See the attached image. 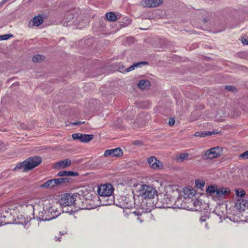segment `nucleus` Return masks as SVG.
Segmentation results:
<instances>
[{"label": "nucleus", "mask_w": 248, "mask_h": 248, "mask_svg": "<svg viewBox=\"0 0 248 248\" xmlns=\"http://www.w3.org/2000/svg\"><path fill=\"white\" fill-rule=\"evenodd\" d=\"M133 143L135 145H141L142 144V142L141 141L139 140H135L134 141Z\"/></svg>", "instance_id": "nucleus-35"}, {"label": "nucleus", "mask_w": 248, "mask_h": 248, "mask_svg": "<svg viewBox=\"0 0 248 248\" xmlns=\"http://www.w3.org/2000/svg\"><path fill=\"white\" fill-rule=\"evenodd\" d=\"M61 237H57V236H56L55 237V240L56 241H61Z\"/></svg>", "instance_id": "nucleus-40"}, {"label": "nucleus", "mask_w": 248, "mask_h": 248, "mask_svg": "<svg viewBox=\"0 0 248 248\" xmlns=\"http://www.w3.org/2000/svg\"><path fill=\"white\" fill-rule=\"evenodd\" d=\"M242 42L244 45H248V38L243 37L242 38Z\"/></svg>", "instance_id": "nucleus-34"}, {"label": "nucleus", "mask_w": 248, "mask_h": 248, "mask_svg": "<svg viewBox=\"0 0 248 248\" xmlns=\"http://www.w3.org/2000/svg\"><path fill=\"white\" fill-rule=\"evenodd\" d=\"M78 174V173L74 172L73 171L62 170L59 171L57 174V175L59 176H77Z\"/></svg>", "instance_id": "nucleus-15"}, {"label": "nucleus", "mask_w": 248, "mask_h": 248, "mask_svg": "<svg viewBox=\"0 0 248 248\" xmlns=\"http://www.w3.org/2000/svg\"><path fill=\"white\" fill-rule=\"evenodd\" d=\"M19 223H21V224H23V222H22V221H21L20 222H19Z\"/></svg>", "instance_id": "nucleus-47"}, {"label": "nucleus", "mask_w": 248, "mask_h": 248, "mask_svg": "<svg viewBox=\"0 0 248 248\" xmlns=\"http://www.w3.org/2000/svg\"><path fill=\"white\" fill-rule=\"evenodd\" d=\"M84 123V122H78L73 123L71 124L72 125H80L81 124H83Z\"/></svg>", "instance_id": "nucleus-37"}, {"label": "nucleus", "mask_w": 248, "mask_h": 248, "mask_svg": "<svg viewBox=\"0 0 248 248\" xmlns=\"http://www.w3.org/2000/svg\"><path fill=\"white\" fill-rule=\"evenodd\" d=\"M191 202H192L193 204L195 206V207H197V206H200L201 204V202L198 201V200H195V201H193V200H191Z\"/></svg>", "instance_id": "nucleus-32"}, {"label": "nucleus", "mask_w": 248, "mask_h": 248, "mask_svg": "<svg viewBox=\"0 0 248 248\" xmlns=\"http://www.w3.org/2000/svg\"><path fill=\"white\" fill-rule=\"evenodd\" d=\"M53 180L50 179L46 181L44 184L41 185L40 186L41 187L46 188H50L54 187V185H53Z\"/></svg>", "instance_id": "nucleus-22"}, {"label": "nucleus", "mask_w": 248, "mask_h": 248, "mask_svg": "<svg viewBox=\"0 0 248 248\" xmlns=\"http://www.w3.org/2000/svg\"><path fill=\"white\" fill-rule=\"evenodd\" d=\"M222 148L215 147L206 150L202 155V157L204 160L212 159L220 156L222 153Z\"/></svg>", "instance_id": "nucleus-6"}, {"label": "nucleus", "mask_w": 248, "mask_h": 248, "mask_svg": "<svg viewBox=\"0 0 248 248\" xmlns=\"http://www.w3.org/2000/svg\"><path fill=\"white\" fill-rule=\"evenodd\" d=\"M12 209H10V214H12Z\"/></svg>", "instance_id": "nucleus-46"}, {"label": "nucleus", "mask_w": 248, "mask_h": 248, "mask_svg": "<svg viewBox=\"0 0 248 248\" xmlns=\"http://www.w3.org/2000/svg\"><path fill=\"white\" fill-rule=\"evenodd\" d=\"M184 197L185 199L191 198L196 194V191L193 188L186 187L183 189Z\"/></svg>", "instance_id": "nucleus-12"}, {"label": "nucleus", "mask_w": 248, "mask_h": 248, "mask_svg": "<svg viewBox=\"0 0 248 248\" xmlns=\"http://www.w3.org/2000/svg\"><path fill=\"white\" fill-rule=\"evenodd\" d=\"M165 202H166V203H168V201H167V200H166Z\"/></svg>", "instance_id": "nucleus-48"}, {"label": "nucleus", "mask_w": 248, "mask_h": 248, "mask_svg": "<svg viewBox=\"0 0 248 248\" xmlns=\"http://www.w3.org/2000/svg\"><path fill=\"white\" fill-rule=\"evenodd\" d=\"M106 16L109 21H115L117 19V16L112 12H108L106 13Z\"/></svg>", "instance_id": "nucleus-23"}, {"label": "nucleus", "mask_w": 248, "mask_h": 248, "mask_svg": "<svg viewBox=\"0 0 248 248\" xmlns=\"http://www.w3.org/2000/svg\"><path fill=\"white\" fill-rule=\"evenodd\" d=\"M245 191L243 189L236 190V194L238 197H242L245 195Z\"/></svg>", "instance_id": "nucleus-30"}, {"label": "nucleus", "mask_w": 248, "mask_h": 248, "mask_svg": "<svg viewBox=\"0 0 248 248\" xmlns=\"http://www.w3.org/2000/svg\"><path fill=\"white\" fill-rule=\"evenodd\" d=\"M195 184L198 188L202 189L204 186L205 184L203 182H201L199 180H196Z\"/></svg>", "instance_id": "nucleus-28"}, {"label": "nucleus", "mask_w": 248, "mask_h": 248, "mask_svg": "<svg viewBox=\"0 0 248 248\" xmlns=\"http://www.w3.org/2000/svg\"><path fill=\"white\" fill-rule=\"evenodd\" d=\"M75 202V198L69 194H65L61 200V206H72Z\"/></svg>", "instance_id": "nucleus-8"}, {"label": "nucleus", "mask_w": 248, "mask_h": 248, "mask_svg": "<svg viewBox=\"0 0 248 248\" xmlns=\"http://www.w3.org/2000/svg\"><path fill=\"white\" fill-rule=\"evenodd\" d=\"M139 195L142 199H153L156 195L157 191L155 188L147 185H140L138 188Z\"/></svg>", "instance_id": "nucleus-5"}, {"label": "nucleus", "mask_w": 248, "mask_h": 248, "mask_svg": "<svg viewBox=\"0 0 248 248\" xmlns=\"http://www.w3.org/2000/svg\"><path fill=\"white\" fill-rule=\"evenodd\" d=\"M162 2V0H145L144 3L147 7H154L161 4Z\"/></svg>", "instance_id": "nucleus-13"}, {"label": "nucleus", "mask_w": 248, "mask_h": 248, "mask_svg": "<svg viewBox=\"0 0 248 248\" xmlns=\"http://www.w3.org/2000/svg\"><path fill=\"white\" fill-rule=\"evenodd\" d=\"M53 180L54 181L53 185H54V187L62 186L63 184H67L69 182V179L67 178L53 179Z\"/></svg>", "instance_id": "nucleus-14"}, {"label": "nucleus", "mask_w": 248, "mask_h": 248, "mask_svg": "<svg viewBox=\"0 0 248 248\" xmlns=\"http://www.w3.org/2000/svg\"><path fill=\"white\" fill-rule=\"evenodd\" d=\"M138 220H139V221L140 222V223H142V220L140 218V217H138Z\"/></svg>", "instance_id": "nucleus-42"}, {"label": "nucleus", "mask_w": 248, "mask_h": 248, "mask_svg": "<svg viewBox=\"0 0 248 248\" xmlns=\"http://www.w3.org/2000/svg\"><path fill=\"white\" fill-rule=\"evenodd\" d=\"M147 63V62H141L134 63L131 66H130L129 68L125 69L123 70V68L121 69V67H119V70L121 72H128L134 70L136 68L140 67L141 65H145Z\"/></svg>", "instance_id": "nucleus-11"}, {"label": "nucleus", "mask_w": 248, "mask_h": 248, "mask_svg": "<svg viewBox=\"0 0 248 248\" xmlns=\"http://www.w3.org/2000/svg\"><path fill=\"white\" fill-rule=\"evenodd\" d=\"M74 17V15L72 12H68L65 16L64 20L66 22H69L71 20L73 19Z\"/></svg>", "instance_id": "nucleus-26"}, {"label": "nucleus", "mask_w": 248, "mask_h": 248, "mask_svg": "<svg viewBox=\"0 0 248 248\" xmlns=\"http://www.w3.org/2000/svg\"><path fill=\"white\" fill-rule=\"evenodd\" d=\"M41 161L42 158L40 156L31 157L23 162L17 164L14 170L22 169L23 171L26 172L38 166Z\"/></svg>", "instance_id": "nucleus-3"}, {"label": "nucleus", "mask_w": 248, "mask_h": 248, "mask_svg": "<svg viewBox=\"0 0 248 248\" xmlns=\"http://www.w3.org/2000/svg\"><path fill=\"white\" fill-rule=\"evenodd\" d=\"M61 211L72 214L74 213L73 207L72 206H61Z\"/></svg>", "instance_id": "nucleus-21"}, {"label": "nucleus", "mask_w": 248, "mask_h": 248, "mask_svg": "<svg viewBox=\"0 0 248 248\" xmlns=\"http://www.w3.org/2000/svg\"><path fill=\"white\" fill-rule=\"evenodd\" d=\"M175 123V120L174 119L170 118L169 122V124L170 126L173 125Z\"/></svg>", "instance_id": "nucleus-36"}, {"label": "nucleus", "mask_w": 248, "mask_h": 248, "mask_svg": "<svg viewBox=\"0 0 248 248\" xmlns=\"http://www.w3.org/2000/svg\"><path fill=\"white\" fill-rule=\"evenodd\" d=\"M189 155L187 153L181 154L179 155V159L180 161H183L186 159H187Z\"/></svg>", "instance_id": "nucleus-29"}, {"label": "nucleus", "mask_w": 248, "mask_h": 248, "mask_svg": "<svg viewBox=\"0 0 248 248\" xmlns=\"http://www.w3.org/2000/svg\"><path fill=\"white\" fill-rule=\"evenodd\" d=\"M225 89L228 91L234 92L235 88L231 85H227L225 86Z\"/></svg>", "instance_id": "nucleus-33"}, {"label": "nucleus", "mask_w": 248, "mask_h": 248, "mask_svg": "<svg viewBox=\"0 0 248 248\" xmlns=\"http://www.w3.org/2000/svg\"><path fill=\"white\" fill-rule=\"evenodd\" d=\"M43 204L44 211H46V213L49 215V217H46L45 219L51 220L61 214V207L59 203L49 200H45Z\"/></svg>", "instance_id": "nucleus-2"}, {"label": "nucleus", "mask_w": 248, "mask_h": 248, "mask_svg": "<svg viewBox=\"0 0 248 248\" xmlns=\"http://www.w3.org/2000/svg\"><path fill=\"white\" fill-rule=\"evenodd\" d=\"M167 196H167V195H164V200H165V198H167V199L168 198Z\"/></svg>", "instance_id": "nucleus-43"}, {"label": "nucleus", "mask_w": 248, "mask_h": 248, "mask_svg": "<svg viewBox=\"0 0 248 248\" xmlns=\"http://www.w3.org/2000/svg\"><path fill=\"white\" fill-rule=\"evenodd\" d=\"M6 213L7 214V215H5L3 213H1L0 215V219L2 218V217H6L8 215V212H6Z\"/></svg>", "instance_id": "nucleus-38"}, {"label": "nucleus", "mask_w": 248, "mask_h": 248, "mask_svg": "<svg viewBox=\"0 0 248 248\" xmlns=\"http://www.w3.org/2000/svg\"><path fill=\"white\" fill-rule=\"evenodd\" d=\"M206 193L210 195L216 194V198L217 199L224 197L230 193V190L227 187H217V185H211L206 190Z\"/></svg>", "instance_id": "nucleus-4"}, {"label": "nucleus", "mask_w": 248, "mask_h": 248, "mask_svg": "<svg viewBox=\"0 0 248 248\" xmlns=\"http://www.w3.org/2000/svg\"><path fill=\"white\" fill-rule=\"evenodd\" d=\"M211 135V133L210 132H203L202 131H197L195 133L194 136L195 137H205Z\"/></svg>", "instance_id": "nucleus-25"}, {"label": "nucleus", "mask_w": 248, "mask_h": 248, "mask_svg": "<svg viewBox=\"0 0 248 248\" xmlns=\"http://www.w3.org/2000/svg\"><path fill=\"white\" fill-rule=\"evenodd\" d=\"M123 155L122 150L120 148H116L114 149L107 150L104 153V156L107 157L110 156H120Z\"/></svg>", "instance_id": "nucleus-10"}, {"label": "nucleus", "mask_w": 248, "mask_h": 248, "mask_svg": "<svg viewBox=\"0 0 248 248\" xmlns=\"http://www.w3.org/2000/svg\"><path fill=\"white\" fill-rule=\"evenodd\" d=\"M205 226H206V228L207 229H208V228H209V227H208V225H207V223L205 224Z\"/></svg>", "instance_id": "nucleus-44"}, {"label": "nucleus", "mask_w": 248, "mask_h": 248, "mask_svg": "<svg viewBox=\"0 0 248 248\" xmlns=\"http://www.w3.org/2000/svg\"><path fill=\"white\" fill-rule=\"evenodd\" d=\"M22 208H29L30 209L33 210V211H34V207L32 203H25L23 205H16L15 206V208H16L18 210L21 209Z\"/></svg>", "instance_id": "nucleus-18"}, {"label": "nucleus", "mask_w": 248, "mask_h": 248, "mask_svg": "<svg viewBox=\"0 0 248 248\" xmlns=\"http://www.w3.org/2000/svg\"><path fill=\"white\" fill-rule=\"evenodd\" d=\"M206 220V218H205V217H202L201 218H200V221L201 222H204Z\"/></svg>", "instance_id": "nucleus-39"}, {"label": "nucleus", "mask_w": 248, "mask_h": 248, "mask_svg": "<svg viewBox=\"0 0 248 248\" xmlns=\"http://www.w3.org/2000/svg\"><path fill=\"white\" fill-rule=\"evenodd\" d=\"M45 59V57L43 55L37 54L34 56L32 58V61L34 62H41Z\"/></svg>", "instance_id": "nucleus-24"}, {"label": "nucleus", "mask_w": 248, "mask_h": 248, "mask_svg": "<svg viewBox=\"0 0 248 248\" xmlns=\"http://www.w3.org/2000/svg\"><path fill=\"white\" fill-rule=\"evenodd\" d=\"M12 36V35L7 34L0 36V40H5L8 39L10 37Z\"/></svg>", "instance_id": "nucleus-31"}, {"label": "nucleus", "mask_w": 248, "mask_h": 248, "mask_svg": "<svg viewBox=\"0 0 248 248\" xmlns=\"http://www.w3.org/2000/svg\"><path fill=\"white\" fill-rule=\"evenodd\" d=\"M135 216H138L140 215V213L138 211L133 212V213Z\"/></svg>", "instance_id": "nucleus-41"}, {"label": "nucleus", "mask_w": 248, "mask_h": 248, "mask_svg": "<svg viewBox=\"0 0 248 248\" xmlns=\"http://www.w3.org/2000/svg\"><path fill=\"white\" fill-rule=\"evenodd\" d=\"M239 158L242 159H248V150L245 152L244 153L240 154L239 155Z\"/></svg>", "instance_id": "nucleus-27"}, {"label": "nucleus", "mask_w": 248, "mask_h": 248, "mask_svg": "<svg viewBox=\"0 0 248 248\" xmlns=\"http://www.w3.org/2000/svg\"><path fill=\"white\" fill-rule=\"evenodd\" d=\"M32 22L34 26L38 27L43 23V19L40 16H37L33 18Z\"/></svg>", "instance_id": "nucleus-20"}, {"label": "nucleus", "mask_w": 248, "mask_h": 248, "mask_svg": "<svg viewBox=\"0 0 248 248\" xmlns=\"http://www.w3.org/2000/svg\"><path fill=\"white\" fill-rule=\"evenodd\" d=\"M150 85V82L147 80H141L138 83V86L141 89H145Z\"/></svg>", "instance_id": "nucleus-19"}, {"label": "nucleus", "mask_w": 248, "mask_h": 248, "mask_svg": "<svg viewBox=\"0 0 248 248\" xmlns=\"http://www.w3.org/2000/svg\"><path fill=\"white\" fill-rule=\"evenodd\" d=\"M71 164V161L69 159H65L59 161L57 163L58 166H59L62 168H65L69 166Z\"/></svg>", "instance_id": "nucleus-16"}, {"label": "nucleus", "mask_w": 248, "mask_h": 248, "mask_svg": "<svg viewBox=\"0 0 248 248\" xmlns=\"http://www.w3.org/2000/svg\"><path fill=\"white\" fill-rule=\"evenodd\" d=\"M147 162L150 167L155 170L162 169L164 167L163 164L155 156H151L148 158Z\"/></svg>", "instance_id": "nucleus-7"}, {"label": "nucleus", "mask_w": 248, "mask_h": 248, "mask_svg": "<svg viewBox=\"0 0 248 248\" xmlns=\"http://www.w3.org/2000/svg\"><path fill=\"white\" fill-rule=\"evenodd\" d=\"M38 219L40 221H49L50 219H45L46 217H49V215L46 213V211H44L43 208V211L40 212L38 213V215L37 216Z\"/></svg>", "instance_id": "nucleus-17"}, {"label": "nucleus", "mask_w": 248, "mask_h": 248, "mask_svg": "<svg viewBox=\"0 0 248 248\" xmlns=\"http://www.w3.org/2000/svg\"><path fill=\"white\" fill-rule=\"evenodd\" d=\"M113 190V187L110 184L102 185L98 187L97 192L101 197L100 200L102 202V205H110L113 202V198H109L111 197Z\"/></svg>", "instance_id": "nucleus-1"}, {"label": "nucleus", "mask_w": 248, "mask_h": 248, "mask_svg": "<svg viewBox=\"0 0 248 248\" xmlns=\"http://www.w3.org/2000/svg\"><path fill=\"white\" fill-rule=\"evenodd\" d=\"M131 20L130 19L128 20V23H130Z\"/></svg>", "instance_id": "nucleus-45"}, {"label": "nucleus", "mask_w": 248, "mask_h": 248, "mask_svg": "<svg viewBox=\"0 0 248 248\" xmlns=\"http://www.w3.org/2000/svg\"><path fill=\"white\" fill-rule=\"evenodd\" d=\"M94 136L92 134H82L81 133H74L72 134V138L74 140H79L82 142H88L91 141Z\"/></svg>", "instance_id": "nucleus-9"}]
</instances>
